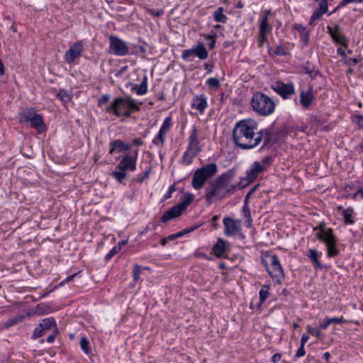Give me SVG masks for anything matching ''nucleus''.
Wrapping results in <instances>:
<instances>
[{"instance_id": "obj_32", "label": "nucleus", "mask_w": 363, "mask_h": 363, "mask_svg": "<svg viewBox=\"0 0 363 363\" xmlns=\"http://www.w3.org/2000/svg\"><path fill=\"white\" fill-rule=\"evenodd\" d=\"M271 30V28L269 25L268 19L267 16H262V18L260 21L259 32L268 33Z\"/></svg>"}, {"instance_id": "obj_15", "label": "nucleus", "mask_w": 363, "mask_h": 363, "mask_svg": "<svg viewBox=\"0 0 363 363\" xmlns=\"http://www.w3.org/2000/svg\"><path fill=\"white\" fill-rule=\"evenodd\" d=\"M230 245L222 238H218L217 242L213 246V252L218 258L227 257V253L230 251Z\"/></svg>"}, {"instance_id": "obj_12", "label": "nucleus", "mask_w": 363, "mask_h": 363, "mask_svg": "<svg viewBox=\"0 0 363 363\" xmlns=\"http://www.w3.org/2000/svg\"><path fill=\"white\" fill-rule=\"evenodd\" d=\"M30 122L32 128H35L39 134L46 131V127L41 115H21L20 122Z\"/></svg>"}, {"instance_id": "obj_31", "label": "nucleus", "mask_w": 363, "mask_h": 363, "mask_svg": "<svg viewBox=\"0 0 363 363\" xmlns=\"http://www.w3.org/2000/svg\"><path fill=\"white\" fill-rule=\"evenodd\" d=\"M224 9L223 7H219L213 13L214 20L218 23H226L228 17L223 14Z\"/></svg>"}, {"instance_id": "obj_36", "label": "nucleus", "mask_w": 363, "mask_h": 363, "mask_svg": "<svg viewBox=\"0 0 363 363\" xmlns=\"http://www.w3.org/2000/svg\"><path fill=\"white\" fill-rule=\"evenodd\" d=\"M166 133H167L164 132L163 130H160L157 137H155L153 139L152 143L155 145L160 144L162 146L164 144V135Z\"/></svg>"}, {"instance_id": "obj_57", "label": "nucleus", "mask_w": 363, "mask_h": 363, "mask_svg": "<svg viewBox=\"0 0 363 363\" xmlns=\"http://www.w3.org/2000/svg\"><path fill=\"white\" fill-rule=\"evenodd\" d=\"M176 191V187L174 184H172L169 186V191L167 194L164 196L165 199H169L171 197L172 194Z\"/></svg>"}, {"instance_id": "obj_64", "label": "nucleus", "mask_w": 363, "mask_h": 363, "mask_svg": "<svg viewBox=\"0 0 363 363\" xmlns=\"http://www.w3.org/2000/svg\"><path fill=\"white\" fill-rule=\"evenodd\" d=\"M76 274H72V275H71V276L68 277H67L65 281H62V282L60 284V285H63V284H64V283L70 281L71 280H72V279H73V278L76 276Z\"/></svg>"}, {"instance_id": "obj_11", "label": "nucleus", "mask_w": 363, "mask_h": 363, "mask_svg": "<svg viewBox=\"0 0 363 363\" xmlns=\"http://www.w3.org/2000/svg\"><path fill=\"white\" fill-rule=\"evenodd\" d=\"M110 52L118 56H124L129 52V48L125 43L119 38L109 36Z\"/></svg>"}, {"instance_id": "obj_25", "label": "nucleus", "mask_w": 363, "mask_h": 363, "mask_svg": "<svg viewBox=\"0 0 363 363\" xmlns=\"http://www.w3.org/2000/svg\"><path fill=\"white\" fill-rule=\"evenodd\" d=\"M313 98L311 90L301 91L300 95V103L303 107H308L312 102Z\"/></svg>"}, {"instance_id": "obj_44", "label": "nucleus", "mask_w": 363, "mask_h": 363, "mask_svg": "<svg viewBox=\"0 0 363 363\" xmlns=\"http://www.w3.org/2000/svg\"><path fill=\"white\" fill-rule=\"evenodd\" d=\"M182 57L184 60L186 61H192L194 58L192 52L190 50V49L184 50L182 55Z\"/></svg>"}, {"instance_id": "obj_40", "label": "nucleus", "mask_w": 363, "mask_h": 363, "mask_svg": "<svg viewBox=\"0 0 363 363\" xmlns=\"http://www.w3.org/2000/svg\"><path fill=\"white\" fill-rule=\"evenodd\" d=\"M172 125V118L171 116L167 117L163 122V124L160 128L161 130H163L165 133H167Z\"/></svg>"}, {"instance_id": "obj_7", "label": "nucleus", "mask_w": 363, "mask_h": 363, "mask_svg": "<svg viewBox=\"0 0 363 363\" xmlns=\"http://www.w3.org/2000/svg\"><path fill=\"white\" fill-rule=\"evenodd\" d=\"M202 150V146L199 140L198 131L196 127H194L191 131L189 138V144L186 150L185 151L182 160L183 163L189 165L193 159Z\"/></svg>"}, {"instance_id": "obj_14", "label": "nucleus", "mask_w": 363, "mask_h": 363, "mask_svg": "<svg viewBox=\"0 0 363 363\" xmlns=\"http://www.w3.org/2000/svg\"><path fill=\"white\" fill-rule=\"evenodd\" d=\"M138 157V150L135 155L126 154L118 163L117 168L123 171H135L136 169V160Z\"/></svg>"}, {"instance_id": "obj_6", "label": "nucleus", "mask_w": 363, "mask_h": 363, "mask_svg": "<svg viewBox=\"0 0 363 363\" xmlns=\"http://www.w3.org/2000/svg\"><path fill=\"white\" fill-rule=\"evenodd\" d=\"M273 157L272 156H266L262 158L260 162L255 161L251 165L250 169L247 171L246 177L242 178L240 181L242 182L243 184H249L256 179L259 174L262 173L267 170V169L272 165Z\"/></svg>"}, {"instance_id": "obj_29", "label": "nucleus", "mask_w": 363, "mask_h": 363, "mask_svg": "<svg viewBox=\"0 0 363 363\" xmlns=\"http://www.w3.org/2000/svg\"><path fill=\"white\" fill-rule=\"evenodd\" d=\"M30 313H33V314H38V315H43L47 314L51 312V307L43 303H40L37 305L35 311H29Z\"/></svg>"}, {"instance_id": "obj_19", "label": "nucleus", "mask_w": 363, "mask_h": 363, "mask_svg": "<svg viewBox=\"0 0 363 363\" xmlns=\"http://www.w3.org/2000/svg\"><path fill=\"white\" fill-rule=\"evenodd\" d=\"M33 315V313L26 312L25 313H18L13 317L10 318L8 320H6L4 323V328H9L11 326H13L23 320L26 316H31Z\"/></svg>"}, {"instance_id": "obj_58", "label": "nucleus", "mask_w": 363, "mask_h": 363, "mask_svg": "<svg viewBox=\"0 0 363 363\" xmlns=\"http://www.w3.org/2000/svg\"><path fill=\"white\" fill-rule=\"evenodd\" d=\"M257 186H258V185L255 186L254 187H252V189L248 191V193L247 194V195H246V196H245V201H248V199H249L250 196L252 194H254V192H255V190L257 189Z\"/></svg>"}, {"instance_id": "obj_26", "label": "nucleus", "mask_w": 363, "mask_h": 363, "mask_svg": "<svg viewBox=\"0 0 363 363\" xmlns=\"http://www.w3.org/2000/svg\"><path fill=\"white\" fill-rule=\"evenodd\" d=\"M348 320L345 319L343 317L340 318H327L323 322L320 323V328L325 330L331 323H346Z\"/></svg>"}, {"instance_id": "obj_43", "label": "nucleus", "mask_w": 363, "mask_h": 363, "mask_svg": "<svg viewBox=\"0 0 363 363\" xmlns=\"http://www.w3.org/2000/svg\"><path fill=\"white\" fill-rule=\"evenodd\" d=\"M51 333L48 335V337H47L46 339V341L48 342V343H52L55 340V337H57V335L59 334V330H58V328H55L53 330H52L50 332Z\"/></svg>"}, {"instance_id": "obj_61", "label": "nucleus", "mask_w": 363, "mask_h": 363, "mask_svg": "<svg viewBox=\"0 0 363 363\" xmlns=\"http://www.w3.org/2000/svg\"><path fill=\"white\" fill-rule=\"evenodd\" d=\"M281 357V355L279 353H277L272 356V361L274 363L278 362L279 361H280Z\"/></svg>"}, {"instance_id": "obj_55", "label": "nucleus", "mask_w": 363, "mask_h": 363, "mask_svg": "<svg viewBox=\"0 0 363 363\" xmlns=\"http://www.w3.org/2000/svg\"><path fill=\"white\" fill-rule=\"evenodd\" d=\"M206 39H211V42L208 44V47L210 49H213L215 47L216 44V35H208L206 37Z\"/></svg>"}, {"instance_id": "obj_30", "label": "nucleus", "mask_w": 363, "mask_h": 363, "mask_svg": "<svg viewBox=\"0 0 363 363\" xmlns=\"http://www.w3.org/2000/svg\"><path fill=\"white\" fill-rule=\"evenodd\" d=\"M337 242H332L330 244L326 245L327 255L329 257H334L340 254V250L337 247Z\"/></svg>"}, {"instance_id": "obj_28", "label": "nucleus", "mask_w": 363, "mask_h": 363, "mask_svg": "<svg viewBox=\"0 0 363 363\" xmlns=\"http://www.w3.org/2000/svg\"><path fill=\"white\" fill-rule=\"evenodd\" d=\"M307 256L311 259L313 265L319 269H323V267L320 262L318 258L320 257L319 253L315 249H310L307 254Z\"/></svg>"}, {"instance_id": "obj_56", "label": "nucleus", "mask_w": 363, "mask_h": 363, "mask_svg": "<svg viewBox=\"0 0 363 363\" xmlns=\"http://www.w3.org/2000/svg\"><path fill=\"white\" fill-rule=\"evenodd\" d=\"M306 352L304 350V345H300V347L296 352V357H303L305 354Z\"/></svg>"}, {"instance_id": "obj_59", "label": "nucleus", "mask_w": 363, "mask_h": 363, "mask_svg": "<svg viewBox=\"0 0 363 363\" xmlns=\"http://www.w3.org/2000/svg\"><path fill=\"white\" fill-rule=\"evenodd\" d=\"M353 2L361 3V2H363V0H342L340 3V6H345L347 4L353 3Z\"/></svg>"}, {"instance_id": "obj_38", "label": "nucleus", "mask_w": 363, "mask_h": 363, "mask_svg": "<svg viewBox=\"0 0 363 363\" xmlns=\"http://www.w3.org/2000/svg\"><path fill=\"white\" fill-rule=\"evenodd\" d=\"M114 178L119 182H121L124 179L126 178L127 174L125 171L120 170L114 171L111 174Z\"/></svg>"}, {"instance_id": "obj_48", "label": "nucleus", "mask_w": 363, "mask_h": 363, "mask_svg": "<svg viewBox=\"0 0 363 363\" xmlns=\"http://www.w3.org/2000/svg\"><path fill=\"white\" fill-rule=\"evenodd\" d=\"M141 272L142 269L140 268V266L138 264H135L133 270V276L134 280L137 281L139 279V276L141 274Z\"/></svg>"}, {"instance_id": "obj_62", "label": "nucleus", "mask_w": 363, "mask_h": 363, "mask_svg": "<svg viewBox=\"0 0 363 363\" xmlns=\"http://www.w3.org/2000/svg\"><path fill=\"white\" fill-rule=\"evenodd\" d=\"M308 336L307 335H303L301 339V345H305L306 342L308 340Z\"/></svg>"}, {"instance_id": "obj_21", "label": "nucleus", "mask_w": 363, "mask_h": 363, "mask_svg": "<svg viewBox=\"0 0 363 363\" xmlns=\"http://www.w3.org/2000/svg\"><path fill=\"white\" fill-rule=\"evenodd\" d=\"M190 50L192 52L193 57L196 56L200 60H205L208 57V51L205 45L201 43L194 46Z\"/></svg>"}, {"instance_id": "obj_1", "label": "nucleus", "mask_w": 363, "mask_h": 363, "mask_svg": "<svg viewBox=\"0 0 363 363\" xmlns=\"http://www.w3.org/2000/svg\"><path fill=\"white\" fill-rule=\"evenodd\" d=\"M234 177L235 172L229 170L208 183L205 193V199L208 205L216 200L226 198L228 194H233L236 189H241L246 186L242 181L233 184Z\"/></svg>"}, {"instance_id": "obj_53", "label": "nucleus", "mask_w": 363, "mask_h": 363, "mask_svg": "<svg viewBox=\"0 0 363 363\" xmlns=\"http://www.w3.org/2000/svg\"><path fill=\"white\" fill-rule=\"evenodd\" d=\"M323 14L328 11V2L327 0H321L319 3L318 9Z\"/></svg>"}, {"instance_id": "obj_42", "label": "nucleus", "mask_w": 363, "mask_h": 363, "mask_svg": "<svg viewBox=\"0 0 363 363\" xmlns=\"http://www.w3.org/2000/svg\"><path fill=\"white\" fill-rule=\"evenodd\" d=\"M121 250V246H115L111 249L108 254H106L105 259L106 260H110L116 254H117Z\"/></svg>"}, {"instance_id": "obj_23", "label": "nucleus", "mask_w": 363, "mask_h": 363, "mask_svg": "<svg viewBox=\"0 0 363 363\" xmlns=\"http://www.w3.org/2000/svg\"><path fill=\"white\" fill-rule=\"evenodd\" d=\"M327 30L330 37L333 38V41L337 43L343 45L344 47H347V38L344 35H341L340 33H335L333 28L330 26H327Z\"/></svg>"}, {"instance_id": "obj_8", "label": "nucleus", "mask_w": 363, "mask_h": 363, "mask_svg": "<svg viewBox=\"0 0 363 363\" xmlns=\"http://www.w3.org/2000/svg\"><path fill=\"white\" fill-rule=\"evenodd\" d=\"M251 104L254 111L258 113H272L275 108L274 101L267 95L260 92L254 94Z\"/></svg>"}, {"instance_id": "obj_50", "label": "nucleus", "mask_w": 363, "mask_h": 363, "mask_svg": "<svg viewBox=\"0 0 363 363\" xmlns=\"http://www.w3.org/2000/svg\"><path fill=\"white\" fill-rule=\"evenodd\" d=\"M147 11L148 13L153 16L159 17L163 15L164 11L162 9H147Z\"/></svg>"}, {"instance_id": "obj_51", "label": "nucleus", "mask_w": 363, "mask_h": 363, "mask_svg": "<svg viewBox=\"0 0 363 363\" xmlns=\"http://www.w3.org/2000/svg\"><path fill=\"white\" fill-rule=\"evenodd\" d=\"M267 33H259V35H258V38H257V42H258V44H259V47H262L264 43L267 40Z\"/></svg>"}, {"instance_id": "obj_46", "label": "nucleus", "mask_w": 363, "mask_h": 363, "mask_svg": "<svg viewBox=\"0 0 363 363\" xmlns=\"http://www.w3.org/2000/svg\"><path fill=\"white\" fill-rule=\"evenodd\" d=\"M323 14V13L319 10L315 11L311 17L309 25L312 26L317 19L321 17Z\"/></svg>"}, {"instance_id": "obj_22", "label": "nucleus", "mask_w": 363, "mask_h": 363, "mask_svg": "<svg viewBox=\"0 0 363 363\" xmlns=\"http://www.w3.org/2000/svg\"><path fill=\"white\" fill-rule=\"evenodd\" d=\"M130 86V89L136 93L137 95H143L147 92V78L146 76H144L143 82L140 84V85L129 84Z\"/></svg>"}, {"instance_id": "obj_3", "label": "nucleus", "mask_w": 363, "mask_h": 363, "mask_svg": "<svg viewBox=\"0 0 363 363\" xmlns=\"http://www.w3.org/2000/svg\"><path fill=\"white\" fill-rule=\"evenodd\" d=\"M106 111L113 113H119V112L123 111L124 112L123 113H128V111H138L139 105L129 96H118L116 97L106 107Z\"/></svg>"}, {"instance_id": "obj_2", "label": "nucleus", "mask_w": 363, "mask_h": 363, "mask_svg": "<svg viewBox=\"0 0 363 363\" xmlns=\"http://www.w3.org/2000/svg\"><path fill=\"white\" fill-rule=\"evenodd\" d=\"M257 123L251 119L238 122L233 131V138L235 145L241 149H252L257 146L263 138V130L255 135Z\"/></svg>"}, {"instance_id": "obj_41", "label": "nucleus", "mask_w": 363, "mask_h": 363, "mask_svg": "<svg viewBox=\"0 0 363 363\" xmlns=\"http://www.w3.org/2000/svg\"><path fill=\"white\" fill-rule=\"evenodd\" d=\"M57 97L63 102L69 101L71 98L70 96L65 91L61 90L57 94Z\"/></svg>"}, {"instance_id": "obj_63", "label": "nucleus", "mask_w": 363, "mask_h": 363, "mask_svg": "<svg viewBox=\"0 0 363 363\" xmlns=\"http://www.w3.org/2000/svg\"><path fill=\"white\" fill-rule=\"evenodd\" d=\"M197 228H198V226L191 227V228H186V229L183 230L182 231H183V233L185 235V234L192 232Z\"/></svg>"}, {"instance_id": "obj_17", "label": "nucleus", "mask_w": 363, "mask_h": 363, "mask_svg": "<svg viewBox=\"0 0 363 363\" xmlns=\"http://www.w3.org/2000/svg\"><path fill=\"white\" fill-rule=\"evenodd\" d=\"M223 225L225 227L224 233L227 236L235 235L240 230V221L226 217L223 219Z\"/></svg>"}, {"instance_id": "obj_45", "label": "nucleus", "mask_w": 363, "mask_h": 363, "mask_svg": "<svg viewBox=\"0 0 363 363\" xmlns=\"http://www.w3.org/2000/svg\"><path fill=\"white\" fill-rule=\"evenodd\" d=\"M352 121L355 122L359 128L363 129V115H354L352 118Z\"/></svg>"}, {"instance_id": "obj_49", "label": "nucleus", "mask_w": 363, "mask_h": 363, "mask_svg": "<svg viewBox=\"0 0 363 363\" xmlns=\"http://www.w3.org/2000/svg\"><path fill=\"white\" fill-rule=\"evenodd\" d=\"M329 228L326 227L324 222L320 223L318 226L313 228V231H317L316 233H322L325 232Z\"/></svg>"}, {"instance_id": "obj_13", "label": "nucleus", "mask_w": 363, "mask_h": 363, "mask_svg": "<svg viewBox=\"0 0 363 363\" xmlns=\"http://www.w3.org/2000/svg\"><path fill=\"white\" fill-rule=\"evenodd\" d=\"M83 52V43L82 41H77L73 43L65 52V60L67 63L72 64L74 60L81 57Z\"/></svg>"}, {"instance_id": "obj_34", "label": "nucleus", "mask_w": 363, "mask_h": 363, "mask_svg": "<svg viewBox=\"0 0 363 363\" xmlns=\"http://www.w3.org/2000/svg\"><path fill=\"white\" fill-rule=\"evenodd\" d=\"M269 286L267 285L262 286V287L261 288V289L259 292L260 304H262L264 302V301L269 296Z\"/></svg>"}, {"instance_id": "obj_4", "label": "nucleus", "mask_w": 363, "mask_h": 363, "mask_svg": "<svg viewBox=\"0 0 363 363\" xmlns=\"http://www.w3.org/2000/svg\"><path fill=\"white\" fill-rule=\"evenodd\" d=\"M217 171V165L215 163H210L197 169L193 174L192 186L196 190L201 189L206 182L216 174Z\"/></svg>"}, {"instance_id": "obj_16", "label": "nucleus", "mask_w": 363, "mask_h": 363, "mask_svg": "<svg viewBox=\"0 0 363 363\" xmlns=\"http://www.w3.org/2000/svg\"><path fill=\"white\" fill-rule=\"evenodd\" d=\"M272 89L284 99H287L294 93V88L291 84H284L281 82H276Z\"/></svg>"}, {"instance_id": "obj_10", "label": "nucleus", "mask_w": 363, "mask_h": 363, "mask_svg": "<svg viewBox=\"0 0 363 363\" xmlns=\"http://www.w3.org/2000/svg\"><path fill=\"white\" fill-rule=\"evenodd\" d=\"M57 328V323L54 318H48L42 320L37 328L34 330L31 338L38 339L50 333L55 328Z\"/></svg>"}, {"instance_id": "obj_18", "label": "nucleus", "mask_w": 363, "mask_h": 363, "mask_svg": "<svg viewBox=\"0 0 363 363\" xmlns=\"http://www.w3.org/2000/svg\"><path fill=\"white\" fill-rule=\"evenodd\" d=\"M315 237L320 242L326 245L330 244L332 242H337V238L334 234L332 228H328L325 232L322 233H315Z\"/></svg>"}, {"instance_id": "obj_5", "label": "nucleus", "mask_w": 363, "mask_h": 363, "mask_svg": "<svg viewBox=\"0 0 363 363\" xmlns=\"http://www.w3.org/2000/svg\"><path fill=\"white\" fill-rule=\"evenodd\" d=\"M262 262L269 276L273 279H276L277 283H281L284 280V270L279 259L276 255H266L262 259Z\"/></svg>"}, {"instance_id": "obj_52", "label": "nucleus", "mask_w": 363, "mask_h": 363, "mask_svg": "<svg viewBox=\"0 0 363 363\" xmlns=\"http://www.w3.org/2000/svg\"><path fill=\"white\" fill-rule=\"evenodd\" d=\"M109 99H110V96L108 94L102 95L98 101L99 106H103L104 105L108 103V101H109Z\"/></svg>"}, {"instance_id": "obj_24", "label": "nucleus", "mask_w": 363, "mask_h": 363, "mask_svg": "<svg viewBox=\"0 0 363 363\" xmlns=\"http://www.w3.org/2000/svg\"><path fill=\"white\" fill-rule=\"evenodd\" d=\"M207 106L206 99L204 95L196 96L194 98L192 106L202 113Z\"/></svg>"}, {"instance_id": "obj_9", "label": "nucleus", "mask_w": 363, "mask_h": 363, "mask_svg": "<svg viewBox=\"0 0 363 363\" xmlns=\"http://www.w3.org/2000/svg\"><path fill=\"white\" fill-rule=\"evenodd\" d=\"M192 201V195L189 194L186 196L182 202L173 206L162 214L161 217V222L167 223V221L181 216L183 211H185L191 204Z\"/></svg>"}, {"instance_id": "obj_60", "label": "nucleus", "mask_w": 363, "mask_h": 363, "mask_svg": "<svg viewBox=\"0 0 363 363\" xmlns=\"http://www.w3.org/2000/svg\"><path fill=\"white\" fill-rule=\"evenodd\" d=\"M219 218V216L218 215H216V216H213L212 219H211V221H212V227L214 229H216L217 227H218V224H217V220Z\"/></svg>"}, {"instance_id": "obj_39", "label": "nucleus", "mask_w": 363, "mask_h": 363, "mask_svg": "<svg viewBox=\"0 0 363 363\" xmlns=\"http://www.w3.org/2000/svg\"><path fill=\"white\" fill-rule=\"evenodd\" d=\"M206 84L208 86L216 89H218L220 85L219 80L217 78H213V77L209 78L206 81Z\"/></svg>"}, {"instance_id": "obj_47", "label": "nucleus", "mask_w": 363, "mask_h": 363, "mask_svg": "<svg viewBox=\"0 0 363 363\" xmlns=\"http://www.w3.org/2000/svg\"><path fill=\"white\" fill-rule=\"evenodd\" d=\"M321 330L322 329H320V328L318 329H317V328H312L310 325L307 326V332L309 334H311L312 335H314L315 337H319L320 335V333H321L320 330Z\"/></svg>"}, {"instance_id": "obj_37", "label": "nucleus", "mask_w": 363, "mask_h": 363, "mask_svg": "<svg viewBox=\"0 0 363 363\" xmlns=\"http://www.w3.org/2000/svg\"><path fill=\"white\" fill-rule=\"evenodd\" d=\"M242 212H243V216L247 218V221L249 223V225L251 224V222H252V218H251V213H250V206L248 205V202L247 201H245V204L243 206V208H242Z\"/></svg>"}, {"instance_id": "obj_20", "label": "nucleus", "mask_w": 363, "mask_h": 363, "mask_svg": "<svg viewBox=\"0 0 363 363\" xmlns=\"http://www.w3.org/2000/svg\"><path fill=\"white\" fill-rule=\"evenodd\" d=\"M111 150L109 153L112 155L115 151H118V152H122L127 151L130 149V146L125 143H123L121 140H116L110 143Z\"/></svg>"}, {"instance_id": "obj_27", "label": "nucleus", "mask_w": 363, "mask_h": 363, "mask_svg": "<svg viewBox=\"0 0 363 363\" xmlns=\"http://www.w3.org/2000/svg\"><path fill=\"white\" fill-rule=\"evenodd\" d=\"M264 143L262 148L268 147L276 143V138L274 134L270 131H263V138Z\"/></svg>"}, {"instance_id": "obj_54", "label": "nucleus", "mask_w": 363, "mask_h": 363, "mask_svg": "<svg viewBox=\"0 0 363 363\" xmlns=\"http://www.w3.org/2000/svg\"><path fill=\"white\" fill-rule=\"evenodd\" d=\"M295 28H296L298 31H300V32H301V33L303 35H304L306 38H307V37H308V33H307V32H306V30L305 27H303L302 25H301V24L296 25V26H295Z\"/></svg>"}, {"instance_id": "obj_33", "label": "nucleus", "mask_w": 363, "mask_h": 363, "mask_svg": "<svg viewBox=\"0 0 363 363\" xmlns=\"http://www.w3.org/2000/svg\"><path fill=\"white\" fill-rule=\"evenodd\" d=\"M352 213L353 209L352 208H348L342 211V216L345 224L350 225L354 223V220L352 219Z\"/></svg>"}, {"instance_id": "obj_35", "label": "nucleus", "mask_w": 363, "mask_h": 363, "mask_svg": "<svg viewBox=\"0 0 363 363\" xmlns=\"http://www.w3.org/2000/svg\"><path fill=\"white\" fill-rule=\"evenodd\" d=\"M80 346L85 354H88L90 353L91 349L89 347V342L88 341L86 337H83L81 338Z\"/></svg>"}]
</instances>
